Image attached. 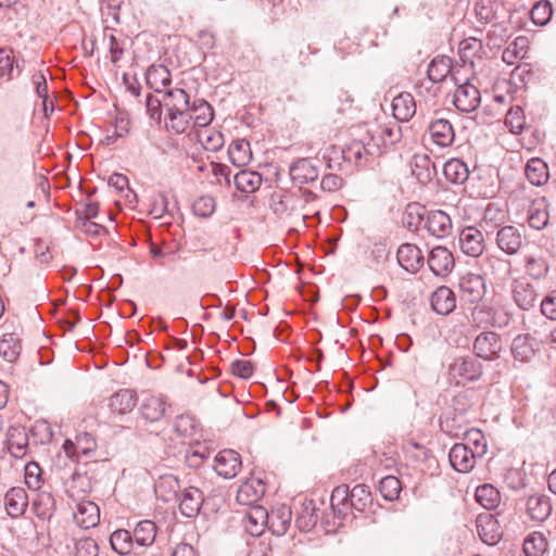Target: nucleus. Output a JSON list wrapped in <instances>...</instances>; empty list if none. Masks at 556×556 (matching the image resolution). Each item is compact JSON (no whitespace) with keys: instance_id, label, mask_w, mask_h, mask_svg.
I'll return each mask as SVG.
<instances>
[{"instance_id":"obj_46","label":"nucleus","mask_w":556,"mask_h":556,"mask_svg":"<svg viewBox=\"0 0 556 556\" xmlns=\"http://www.w3.org/2000/svg\"><path fill=\"white\" fill-rule=\"evenodd\" d=\"M476 501L486 509H493L501 502L500 492L491 484H483L476 490Z\"/></svg>"},{"instance_id":"obj_60","label":"nucleus","mask_w":556,"mask_h":556,"mask_svg":"<svg viewBox=\"0 0 556 556\" xmlns=\"http://www.w3.org/2000/svg\"><path fill=\"white\" fill-rule=\"evenodd\" d=\"M31 83L35 86V91H36L37 96L40 99H42V105H45L47 108V102L49 101V94H48L47 76L43 73V70H39L38 72L33 74Z\"/></svg>"},{"instance_id":"obj_11","label":"nucleus","mask_w":556,"mask_h":556,"mask_svg":"<svg viewBox=\"0 0 556 556\" xmlns=\"http://www.w3.org/2000/svg\"><path fill=\"white\" fill-rule=\"evenodd\" d=\"M477 458L471 447L463 443L454 444L448 453L450 464L458 472H469L473 469Z\"/></svg>"},{"instance_id":"obj_10","label":"nucleus","mask_w":556,"mask_h":556,"mask_svg":"<svg viewBox=\"0 0 556 556\" xmlns=\"http://www.w3.org/2000/svg\"><path fill=\"white\" fill-rule=\"evenodd\" d=\"M459 248L468 256L478 257L484 251V236L476 227H466L459 233Z\"/></svg>"},{"instance_id":"obj_32","label":"nucleus","mask_w":556,"mask_h":556,"mask_svg":"<svg viewBox=\"0 0 556 556\" xmlns=\"http://www.w3.org/2000/svg\"><path fill=\"white\" fill-rule=\"evenodd\" d=\"M147 85L155 92L161 93L170 85L172 76L164 65H151L146 73Z\"/></svg>"},{"instance_id":"obj_1","label":"nucleus","mask_w":556,"mask_h":556,"mask_svg":"<svg viewBox=\"0 0 556 556\" xmlns=\"http://www.w3.org/2000/svg\"><path fill=\"white\" fill-rule=\"evenodd\" d=\"M370 503V491L365 484H357L351 491L348 485L337 486L331 494V506L349 504L357 511H363Z\"/></svg>"},{"instance_id":"obj_43","label":"nucleus","mask_w":556,"mask_h":556,"mask_svg":"<svg viewBox=\"0 0 556 556\" xmlns=\"http://www.w3.org/2000/svg\"><path fill=\"white\" fill-rule=\"evenodd\" d=\"M444 176L453 184H463L468 179L469 170L467 165L458 160L452 159L444 164Z\"/></svg>"},{"instance_id":"obj_21","label":"nucleus","mask_w":556,"mask_h":556,"mask_svg":"<svg viewBox=\"0 0 556 556\" xmlns=\"http://www.w3.org/2000/svg\"><path fill=\"white\" fill-rule=\"evenodd\" d=\"M430 303L437 314L445 316L455 309L456 298L448 287L441 286L432 292Z\"/></svg>"},{"instance_id":"obj_34","label":"nucleus","mask_w":556,"mask_h":556,"mask_svg":"<svg viewBox=\"0 0 556 556\" xmlns=\"http://www.w3.org/2000/svg\"><path fill=\"white\" fill-rule=\"evenodd\" d=\"M191 121L198 127H206L213 121L214 112L211 104L203 99H195L190 103Z\"/></svg>"},{"instance_id":"obj_5","label":"nucleus","mask_w":556,"mask_h":556,"mask_svg":"<svg viewBox=\"0 0 556 556\" xmlns=\"http://www.w3.org/2000/svg\"><path fill=\"white\" fill-rule=\"evenodd\" d=\"M459 298L467 303L479 302L485 292L484 281L481 276L467 274L458 281Z\"/></svg>"},{"instance_id":"obj_63","label":"nucleus","mask_w":556,"mask_h":556,"mask_svg":"<svg viewBox=\"0 0 556 556\" xmlns=\"http://www.w3.org/2000/svg\"><path fill=\"white\" fill-rule=\"evenodd\" d=\"M541 312L548 319L556 320V290L551 291L541 301Z\"/></svg>"},{"instance_id":"obj_20","label":"nucleus","mask_w":556,"mask_h":556,"mask_svg":"<svg viewBox=\"0 0 556 556\" xmlns=\"http://www.w3.org/2000/svg\"><path fill=\"white\" fill-rule=\"evenodd\" d=\"M268 523V511L260 506H251L245 514L242 525L252 536H258L264 532Z\"/></svg>"},{"instance_id":"obj_49","label":"nucleus","mask_w":556,"mask_h":556,"mask_svg":"<svg viewBox=\"0 0 556 556\" xmlns=\"http://www.w3.org/2000/svg\"><path fill=\"white\" fill-rule=\"evenodd\" d=\"M510 273V262L496 256L485 258L484 274L494 278H503Z\"/></svg>"},{"instance_id":"obj_48","label":"nucleus","mask_w":556,"mask_h":556,"mask_svg":"<svg viewBox=\"0 0 556 556\" xmlns=\"http://www.w3.org/2000/svg\"><path fill=\"white\" fill-rule=\"evenodd\" d=\"M465 443L471 447L472 453L481 458L488 451L486 440L484 434L478 429H470L465 432Z\"/></svg>"},{"instance_id":"obj_33","label":"nucleus","mask_w":556,"mask_h":556,"mask_svg":"<svg viewBox=\"0 0 556 556\" xmlns=\"http://www.w3.org/2000/svg\"><path fill=\"white\" fill-rule=\"evenodd\" d=\"M8 450L15 458H22L26 455L28 446V437L23 428H10L7 434Z\"/></svg>"},{"instance_id":"obj_38","label":"nucleus","mask_w":556,"mask_h":556,"mask_svg":"<svg viewBox=\"0 0 556 556\" xmlns=\"http://www.w3.org/2000/svg\"><path fill=\"white\" fill-rule=\"evenodd\" d=\"M426 207L419 203L407 204L403 214L402 223L410 231L418 230L424 219L426 220Z\"/></svg>"},{"instance_id":"obj_51","label":"nucleus","mask_w":556,"mask_h":556,"mask_svg":"<svg viewBox=\"0 0 556 556\" xmlns=\"http://www.w3.org/2000/svg\"><path fill=\"white\" fill-rule=\"evenodd\" d=\"M476 393L472 390L459 392L453 397V408L458 415H466L476 405Z\"/></svg>"},{"instance_id":"obj_50","label":"nucleus","mask_w":556,"mask_h":556,"mask_svg":"<svg viewBox=\"0 0 556 556\" xmlns=\"http://www.w3.org/2000/svg\"><path fill=\"white\" fill-rule=\"evenodd\" d=\"M402 490L401 481L394 476H386L379 481V491L387 501H394Z\"/></svg>"},{"instance_id":"obj_8","label":"nucleus","mask_w":556,"mask_h":556,"mask_svg":"<svg viewBox=\"0 0 556 556\" xmlns=\"http://www.w3.org/2000/svg\"><path fill=\"white\" fill-rule=\"evenodd\" d=\"M96 447L94 438L87 432L77 434L75 440L66 439L63 443V450L67 457L76 462L83 456H89L96 451Z\"/></svg>"},{"instance_id":"obj_27","label":"nucleus","mask_w":556,"mask_h":556,"mask_svg":"<svg viewBox=\"0 0 556 556\" xmlns=\"http://www.w3.org/2000/svg\"><path fill=\"white\" fill-rule=\"evenodd\" d=\"M166 399L163 395H150L140 405L142 418L147 421H159L165 414Z\"/></svg>"},{"instance_id":"obj_42","label":"nucleus","mask_w":556,"mask_h":556,"mask_svg":"<svg viewBox=\"0 0 556 556\" xmlns=\"http://www.w3.org/2000/svg\"><path fill=\"white\" fill-rule=\"evenodd\" d=\"M134 541L139 546H150L155 541L156 526L151 520H142L134 529Z\"/></svg>"},{"instance_id":"obj_36","label":"nucleus","mask_w":556,"mask_h":556,"mask_svg":"<svg viewBox=\"0 0 556 556\" xmlns=\"http://www.w3.org/2000/svg\"><path fill=\"white\" fill-rule=\"evenodd\" d=\"M190 109L166 112L165 126L175 134L186 132L191 125Z\"/></svg>"},{"instance_id":"obj_47","label":"nucleus","mask_w":556,"mask_h":556,"mask_svg":"<svg viewBox=\"0 0 556 556\" xmlns=\"http://www.w3.org/2000/svg\"><path fill=\"white\" fill-rule=\"evenodd\" d=\"M528 223L531 228L541 230L548 223V212L543 201L533 202L528 212Z\"/></svg>"},{"instance_id":"obj_54","label":"nucleus","mask_w":556,"mask_h":556,"mask_svg":"<svg viewBox=\"0 0 556 556\" xmlns=\"http://www.w3.org/2000/svg\"><path fill=\"white\" fill-rule=\"evenodd\" d=\"M316 522L317 515L315 514V508L312 503L305 505L302 513L295 519L296 527L304 532L311 531L315 527Z\"/></svg>"},{"instance_id":"obj_15","label":"nucleus","mask_w":556,"mask_h":556,"mask_svg":"<svg viewBox=\"0 0 556 556\" xmlns=\"http://www.w3.org/2000/svg\"><path fill=\"white\" fill-rule=\"evenodd\" d=\"M241 468V457L233 450H223L215 457V471L224 478H233Z\"/></svg>"},{"instance_id":"obj_22","label":"nucleus","mask_w":556,"mask_h":556,"mask_svg":"<svg viewBox=\"0 0 556 556\" xmlns=\"http://www.w3.org/2000/svg\"><path fill=\"white\" fill-rule=\"evenodd\" d=\"M291 179L298 184H308L317 179L318 168L309 159H299L289 168Z\"/></svg>"},{"instance_id":"obj_16","label":"nucleus","mask_w":556,"mask_h":556,"mask_svg":"<svg viewBox=\"0 0 556 556\" xmlns=\"http://www.w3.org/2000/svg\"><path fill=\"white\" fill-rule=\"evenodd\" d=\"M178 498L180 513L188 518L195 517L204 503L203 491L193 485L185 488Z\"/></svg>"},{"instance_id":"obj_55","label":"nucleus","mask_w":556,"mask_h":556,"mask_svg":"<svg viewBox=\"0 0 556 556\" xmlns=\"http://www.w3.org/2000/svg\"><path fill=\"white\" fill-rule=\"evenodd\" d=\"M430 165L431 161L427 155L415 156L413 175L421 182L430 181L432 178Z\"/></svg>"},{"instance_id":"obj_53","label":"nucleus","mask_w":556,"mask_h":556,"mask_svg":"<svg viewBox=\"0 0 556 556\" xmlns=\"http://www.w3.org/2000/svg\"><path fill=\"white\" fill-rule=\"evenodd\" d=\"M525 263L526 273L534 279L544 277L548 271V265L543 257L528 255L525 258Z\"/></svg>"},{"instance_id":"obj_2","label":"nucleus","mask_w":556,"mask_h":556,"mask_svg":"<svg viewBox=\"0 0 556 556\" xmlns=\"http://www.w3.org/2000/svg\"><path fill=\"white\" fill-rule=\"evenodd\" d=\"M448 375L456 384L476 381L482 375V364L473 356L457 357L450 365Z\"/></svg>"},{"instance_id":"obj_62","label":"nucleus","mask_w":556,"mask_h":556,"mask_svg":"<svg viewBox=\"0 0 556 556\" xmlns=\"http://www.w3.org/2000/svg\"><path fill=\"white\" fill-rule=\"evenodd\" d=\"M41 481V469L37 463L30 462L25 466V483L31 490H38Z\"/></svg>"},{"instance_id":"obj_64","label":"nucleus","mask_w":556,"mask_h":556,"mask_svg":"<svg viewBox=\"0 0 556 556\" xmlns=\"http://www.w3.org/2000/svg\"><path fill=\"white\" fill-rule=\"evenodd\" d=\"M76 555L77 556H97L98 545L92 539H83L76 543Z\"/></svg>"},{"instance_id":"obj_12","label":"nucleus","mask_w":556,"mask_h":556,"mask_svg":"<svg viewBox=\"0 0 556 556\" xmlns=\"http://www.w3.org/2000/svg\"><path fill=\"white\" fill-rule=\"evenodd\" d=\"M523 235L515 226H503L497 230L496 244L507 255H515L521 248Z\"/></svg>"},{"instance_id":"obj_14","label":"nucleus","mask_w":556,"mask_h":556,"mask_svg":"<svg viewBox=\"0 0 556 556\" xmlns=\"http://www.w3.org/2000/svg\"><path fill=\"white\" fill-rule=\"evenodd\" d=\"M428 265L435 276H446L454 267V256L445 247L433 248L428 256Z\"/></svg>"},{"instance_id":"obj_28","label":"nucleus","mask_w":556,"mask_h":556,"mask_svg":"<svg viewBox=\"0 0 556 556\" xmlns=\"http://www.w3.org/2000/svg\"><path fill=\"white\" fill-rule=\"evenodd\" d=\"M292 511L288 506H280L268 513L267 527L273 534L277 536L283 535L291 523Z\"/></svg>"},{"instance_id":"obj_44","label":"nucleus","mask_w":556,"mask_h":556,"mask_svg":"<svg viewBox=\"0 0 556 556\" xmlns=\"http://www.w3.org/2000/svg\"><path fill=\"white\" fill-rule=\"evenodd\" d=\"M235 185L241 192L251 193L261 187L262 176L256 172L241 170L235 176Z\"/></svg>"},{"instance_id":"obj_59","label":"nucleus","mask_w":556,"mask_h":556,"mask_svg":"<svg viewBox=\"0 0 556 556\" xmlns=\"http://www.w3.org/2000/svg\"><path fill=\"white\" fill-rule=\"evenodd\" d=\"M505 124L510 128L511 132H521L525 126V115L522 109L520 106L510 108L506 115Z\"/></svg>"},{"instance_id":"obj_37","label":"nucleus","mask_w":556,"mask_h":556,"mask_svg":"<svg viewBox=\"0 0 556 556\" xmlns=\"http://www.w3.org/2000/svg\"><path fill=\"white\" fill-rule=\"evenodd\" d=\"M534 353L532 338L529 334H519L513 340L511 354L516 361L529 362Z\"/></svg>"},{"instance_id":"obj_35","label":"nucleus","mask_w":556,"mask_h":556,"mask_svg":"<svg viewBox=\"0 0 556 556\" xmlns=\"http://www.w3.org/2000/svg\"><path fill=\"white\" fill-rule=\"evenodd\" d=\"M526 176L533 186H542L549 178L548 167L541 159H531L526 165Z\"/></svg>"},{"instance_id":"obj_3","label":"nucleus","mask_w":556,"mask_h":556,"mask_svg":"<svg viewBox=\"0 0 556 556\" xmlns=\"http://www.w3.org/2000/svg\"><path fill=\"white\" fill-rule=\"evenodd\" d=\"M511 299L519 308L529 311L535 306L539 291L526 277H520L511 282Z\"/></svg>"},{"instance_id":"obj_13","label":"nucleus","mask_w":556,"mask_h":556,"mask_svg":"<svg viewBox=\"0 0 556 556\" xmlns=\"http://www.w3.org/2000/svg\"><path fill=\"white\" fill-rule=\"evenodd\" d=\"M265 494V483L262 479L251 477L237 491V502L241 505L254 506Z\"/></svg>"},{"instance_id":"obj_26","label":"nucleus","mask_w":556,"mask_h":556,"mask_svg":"<svg viewBox=\"0 0 556 556\" xmlns=\"http://www.w3.org/2000/svg\"><path fill=\"white\" fill-rule=\"evenodd\" d=\"M4 505L8 515L12 518L22 516L28 505L26 491L22 488L10 489L4 496Z\"/></svg>"},{"instance_id":"obj_41","label":"nucleus","mask_w":556,"mask_h":556,"mask_svg":"<svg viewBox=\"0 0 556 556\" xmlns=\"http://www.w3.org/2000/svg\"><path fill=\"white\" fill-rule=\"evenodd\" d=\"M452 70V60L447 56L434 58L428 66V78L432 83L443 81Z\"/></svg>"},{"instance_id":"obj_39","label":"nucleus","mask_w":556,"mask_h":556,"mask_svg":"<svg viewBox=\"0 0 556 556\" xmlns=\"http://www.w3.org/2000/svg\"><path fill=\"white\" fill-rule=\"evenodd\" d=\"M502 7L501 0H478L475 13L479 22L486 24L498 18V11Z\"/></svg>"},{"instance_id":"obj_18","label":"nucleus","mask_w":556,"mask_h":556,"mask_svg":"<svg viewBox=\"0 0 556 556\" xmlns=\"http://www.w3.org/2000/svg\"><path fill=\"white\" fill-rule=\"evenodd\" d=\"M396 258L401 267L406 271L416 273L424 264V255L420 249L412 243L400 245Z\"/></svg>"},{"instance_id":"obj_4","label":"nucleus","mask_w":556,"mask_h":556,"mask_svg":"<svg viewBox=\"0 0 556 556\" xmlns=\"http://www.w3.org/2000/svg\"><path fill=\"white\" fill-rule=\"evenodd\" d=\"M298 203L299 201L291 195L273 194L270 207L280 218L289 220L290 223H292V219H298L305 225L306 215L298 210Z\"/></svg>"},{"instance_id":"obj_9","label":"nucleus","mask_w":556,"mask_h":556,"mask_svg":"<svg viewBox=\"0 0 556 556\" xmlns=\"http://www.w3.org/2000/svg\"><path fill=\"white\" fill-rule=\"evenodd\" d=\"M427 134L432 143L440 148L450 147L455 138L454 128L448 119L435 118L428 125Z\"/></svg>"},{"instance_id":"obj_25","label":"nucleus","mask_w":556,"mask_h":556,"mask_svg":"<svg viewBox=\"0 0 556 556\" xmlns=\"http://www.w3.org/2000/svg\"><path fill=\"white\" fill-rule=\"evenodd\" d=\"M137 404V394L129 389H122L109 400V407L113 414L125 415L130 413Z\"/></svg>"},{"instance_id":"obj_24","label":"nucleus","mask_w":556,"mask_h":556,"mask_svg":"<svg viewBox=\"0 0 556 556\" xmlns=\"http://www.w3.org/2000/svg\"><path fill=\"white\" fill-rule=\"evenodd\" d=\"M526 509L532 520L542 522L549 517L552 513V503L548 496L544 494H534L527 500Z\"/></svg>"},{"instance_id":"obj_40","label":"nucleus","mask_w":556,"mask_h":556,"mask_svg":"<svg viewBox=\"0 0 556 556\" xmlns=\"http://www.w3.org/2000/svg\"><path fill=\"white\" fill-rule=\"evenodd\" d=\"M228 154L233 165L238 167L247 165L252 157L250 142L245 139L233 141L229 147Z\"/></svg>"},{"instance_id":"obj_52","label":"nucleus","mask_w":556,"mask_h":556,"mask_svg":"<svg viewBox=\"0 0 556 556\" xmlns=\"http://www.w3.org/2000/svg\"><path fill=\"white\" fill-rule=\"evenodd\" d=\"M21 351V345L13 334H5L0 340V355L8 362H14Z\"/></svg>"},{"instance_id":"obj_29","label":"nucleus","mask_w":556,"mask_h":556,"mask_svg":"<svg viewBox=\"0 0 556 556\" xmlns=\"http://www.w3.org/2000/svg\"><path fill=\"white\" fill-rule=\"evenodd\" d=\"M162 103L166 112L190 109V96L182 88H169L165 91Z\"/></svg>"},{"instance_id":"obj_56","label":"nucleus","mask_w":556,"mask_h":556,"mask_svg":"<svg viewBox=\"0 0 556 556\" xmlns=\"http://www.w3.org/2000/svg\"><path fill=\"white\" fill-rule=\"evenodd\" d=\"M552 5L548 1L538 2L531 10V20L534 24L544 26L552 17Z\"/></svg>"},{"instance_id":"obj_7","label":"nucleus","mask_w":556,"mask_h":556,"mask_svg":"<svg viewBox=\"0 0 556 556\" xmlns=\"http://www.w3.org/2000/svg\"><path fill=\"white\" fill-rule=\"evenodd\" d=\"M473 350L478 357L488 361L497 358L503 350L501 338L492 331L482 332L476 338Z\"/></svg>"},{"instance_id":"obj_58","label":"nucleus","mask_w":556,"mask_h":556,"mask_svg":"<svg viewBox=\"0 0 556 556\" xmlns=\"http://www.w3.org/2000/svg\"><path fill=\"white\" fill-rule=\"evenodd\" d=\"M546 545L547 543L542 535H531L525 540L523 551L527 556H542Z\"/></svg>"},{"instance_id":"obj_23","label":"nucleus","mask_w":556,"mask_h":556,"mask_svg":"<svg viewBox=\"0 0 556 556\" xmlns=\"http://www.w3.org/2000/svg\"><path fill=\"white\" fill-rule=\"evenodd\" d=\"M76 523L85 529L96 527L100 521V509L98 505L91 501H83L77 504L74 513Z\"/></svg>"},{"instance_id":"obj_19","label":"nucleus","mask_w":556,"mask_h":556,"mask_svg":"<svg viewBox=\"0 0 556 556\" xmlns=\"http://www.w3.org/2000/svg\"><path fill=\"white\" fill-rule=\"evenodd\" d=\"M477 531L480 539L488 545H495L502 538V528L497 519L491 515H479Z\"/></svg>"},{"instance_id":"obj_57","label":"nucleus","mask_w":556,"mask_h":556,"mask_svg":"<svg viewBox=\"0 0 556 556\" xmlns=\"http://www.w3.org/2000/svg\"><path fill=\"white\" fill-rule=\"evenodd\" d=\"M192 211L197 216L202 218L211 216L215 211L214 198L211 195L199 197L192 205Z\"/></svg>"},{"instance_id":"obj_31","label":"nucleus","mask_w":556,"mask_h":556,"mask_svg":"<svg viewBox=\"0 0 556 556\" xmlns=\"http://www.w3.org/2000/svg\"><path fill=\"white\" fill-rule=\"evenodd\" d=\"M156 495L164 502L177 498L180 491V483L172 473L162 475L154 484Z\"/></svg>"},{"instance_id":"obj_17","label":"nucleus","mask_w":556,"mask_h":556,"mask_svg":"<svg viewBox=\"0 0 556 556\" xmlns=\"http://www.w3.org/2000/svg\"><path fill=\"white\" fill-rule=\"evenodd\" d=\"M425 228L435 238H446L452 232L451 217L441 210L427 212Z\"/></svg>"},{"instance_id":"obj_6","label":"nucleus","mask_w":556,"mask_h":556,"mask_svg":"<svg viewBox=\"0 0 556 556\" xmlns=\"http://www.w3.org/2000/svg\"><path fill=\"white\" fill-rule=\"evenodd\" d=\"M480 101L479 89L468 81L459 85L454 92L453 103L460 112L471 113L476 111Z\"/></svg>"},{"instance_id":"obj_30","label":"nucleus","mask_w":556,"mask_h":556,"mask_svg":"<svg viewBox=\"0 0 556 556\" xmlns=\"http://www.w3.org/2000/svg\"><path fill=\"white\" fill-rule=\"evenodd\" d=\"M393 116L401 121H409L416 113V103L413 96L408 92H402L392 101Z\"/></svg>"},{"instance_id":"obj_61","label":"nucleus","mask_w":556,"mask_h":556,"mask_svg":"<svg viewBox=\"0 0 556 556\" xmlns=\"http://www.w3.org/2000/svg\"><path fill=\"white\" fill-rule=\"evenodd\" d=\"M33 507L38 518L49 519L52 516L53 498L50 495L40 496L33 503Z\"/></svg>"},{"instance_id":"obj_45","label":"nucleus","mask_w":556,"mask_h":556,"mask_svg":"<svg viewBox=\"0 0 556 556\" xmlns=\"http://www.w3.org/2000/svg\"><path fill=\"white\" fill-rule=\"evenodd\" d=\"M110 544L117 554L127 555L132 551L135 544L132 533L118 529L111 534Z\"/></svg>"}]
</instances>
